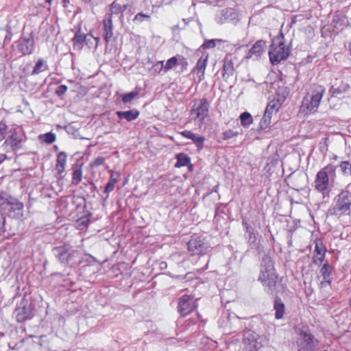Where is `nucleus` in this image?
<instances>
[{"mask_svg":"<svg viewBox=\"0 0 351 351\" xmlns=\"http://www.w3.org/2000/svg\"><path fill=\"white\" fill-rule=\"evenodd\" d=\"M210 101L206 97L193 99L189 110L191 120L202 126L210 117Z\"/></svg>","mask_w":351,"mask_h":351,"instance_id":"1","label":"nucleus"},{"mask_svg":"<svg viewBox=\"0 0 351 351\" xmlns=\"http://www.w3.org/2000/svg\"><path fill=\"white\" fill-rule=\"evenodd\" d=\"M325 93L326 88L324 86L313 84L310 93L303 98L300 110L306 114H312L317 112Z\"/></svg>","mask_w":351,"mask_h":351,"instance_id":"2","label":"nucleus"},{"mask_svg":"<svg viewBox=\"0 0 351 351\" xmlns=\"http://www.w3.org/2000/svg\"><path fill=\"white\" fill-rule=\"evenodd\" d=\"M290 54V49L287 47L284 42V36L281 33L280 36H276L269 47V57L272 64H278L281 61L288 58Z\"/></svg>","mask_w":351,"mask_h":351,"instance_id":"3","label":"nucleus"},{"mask_svg":"<svg viewBox=\"0 0 351 351\" xmlns=\"http://www.w3.org/2000/svg\"><path fill=\"white\" fill-rule=\"evenodd\" d=\"M350 208L351 192L343 190L335 198L333 204L328 210V215L340 217L349 211Z\"/></svg>","mask_w":351,"mask_h":351,"instance_id":"4","label":"nucleus"},{"mask_svg":"<svg viewBox=\"0 0 351 351\" xmlns=\"http://www.w3.org/2000/svg\"><path fill=\"white\" fill-rule=\"evenodd\" d=\"M337 166L329 163L321 169L316 174L314 181V188L318 192L324 194L329 187V175L336 177Z\"/></svg>","mask_w":351,"mask_h":351,"instance_id":"5","label":"nucleus"},{"mask_svg":"<svg viewBox=\"0 0 351 351\" xmlns=\"http://www.w3.org/2000/svg\"><path fill=\"white\" fill-rule=\"evenodd\" d=\"M278 279V275L272 265L262 269L258 276V280L270 291L276 289Z\"/></svg>","mask_w":351,"mask_h":351,"instance_id":"6","label":"nucleus"},{"mask_svg":"<svg viewBox=\"0 0 351 351\" xmlns=\"http://www.w3.org/2000/svg\"><path fill=\"white\" fill-rule=\"evenodd\" d=\"M298 335L296 341L298 351H316L319 341L312 334L301 330Z\"/></svg>","mask_w":351,"mask_h":351,"instance_id":"7","label":"nucleus"},{"mask_svg":"<svg viewBox=\"0 0 351 351\" xmlns=\"http://www.w3.org/2000/svg\"><path fill=\"white\" fill-rule=\"evenodd\" d=\"M197 308V304L194 295L184 294L178 299V312L185 317Z\"/></svg>","mask_w":351,"mask_h":351,"instance_id":"8","label":"nucleus"},{"mask_svg":"<svg viewBox=\"0 0 351 351\" xmlns=\"http://www.w3.org/2000/svg\"><path fill=\"white\" fill-rule=\"evenodd\" d=\"M10 206V212L19 211L22 213L24 208L23 204L16 198L12 197L5 191H0V208L5 210L7 206Z\"/></svg>","mask_w":351,"mask_h":351,"instance_id":"9","label":"nucleus"},{"mask_svg":"<svg viewBox=\"0 0 351 351\" xmlns=\"http://www.w3.org/2000/svg\"><path fill=\"white\" fill-rule=\"evenodd\" d=\"M14 315L19 323H23L32 319L33 307L25 299H23L16 308Z\"/></svg>","mask_w":351,"mask_h":351,"instance_id":"10","label":"nucleus"},{"mask_svg":"<svg viewBox=\"0 0 351 351\" xmlns=\"http://www.w3.org/2000/svg\"><path fill=\"white\" fill-rule=\"evenodd\" d=\"M17 51L23 56L31 55L34 49L35 41L33 32L28 36H21L15 43Z\"/></svg>","mask_w":351,"mask_h":351,"instance_id":"11","label":"nucleus"},{"mask_svg":"<svg viewBox=\"0 0 351 351\" xmlns=\"http://www.w3.org/2000/svg\"><path fill=\"white\" fill-rule=\"evenodd\" d=\"M209 54L204 53L198 59L191 73L196 75L197 82L200 83L205 79V71L208 65Z\"/></svg>","mask_w":351,"mask_h":351,"instance_id":"12","label":"nucleus"},{"mask_svg":"<svg viewBox=\"0 0 351 351\" xmlns=\"http://www.w3.org/2000/svg\"><path fill=\"white\" fill-rule=\"evenodd\" d=\"M53 251L57 252L56 257L62 264H69L73 258L79 254L77 250H71L66 245L55 247Z\"/></svg>","mask_w":351,"mask_h":351,"instance_id":"13","label":"nucleus"},{"mask_svg":"<svg viewBox=\"0 0 351 351\" xmlns=\"http://www.w3.org/2000/svg\"><path fill=\"white\" fill-rule=\"evenodd\" d=\"M314 244L315 250L313 256V263L316 265H321L324 261L327 249L323 240L320 238H316L314 240Z\"/></svg>","mask_w":351,"mask_h":351,"instance_id":"14","label":"nucleus"},{"mask_svg":"<svg viewBox=\"0 0 351 351\" xmlns=\"http://www.w3.org/2000/svg\"><path fill=\"white\" fill-rule=\"evenodd\" d=\"M22 141L21 136L14 132L5 138L2 147L6 152L16 151L21 148Z\"/></svg>","mask_w":351,"mask_h":351,"instance_id":"15","label":"nucleus"},{"mask_svg":"<svg viewBox=\"0 0 351 351\" xmlns=\"http://www.w3.org/2000/svg\"><path fill=\"white\" fill-rule=\"evenodd\" d=\"M236 60V57L232 54H227L225 56L221 71V75L223 79L228 80L234 75L235 70L234 64Z\"/></svg>","mask_w":351,"mask_h":351,"instance_id":"16","label":"nucleus"},{"mask_svg":"<svg viewBox=\"0 0 351 351\" xmlns=\"http://www.w3.org/2000/svg\"><path fill=\"white\" fill-rule=\"evenodd\" d=\"M205 239L202 237H192L187 243L188 250L193 254H200L206 250Z\"/></svg>","mask_w":351,"mask_h":351,"instance_id":"17","label":"nucleus"},{"mask_svg":"<svg viewBox=\"0 0 351 351\" xmlns=\"http://www.w3.org/2000/svg\"><path fill=\"white\" fill-rule=\"evenodd\" d=\"M243 343L245 351H258L261 348L257 335L250 331L244 335Z\"/></svg>","mask_w":351,"mask_h":351,"instance_id":"18","label":"nucleus"},{"mask_svg":"<svg viewBox=\"0 0 351 351\" xmlns=\"http://www.w3.org/2000/svg\"><path fill=\"white\" fill-rule=\"evenodd\" d=\"M91 33L84 34L81 32L80 28L76 32L74 37L72 38L73 49L75 50H82L84 44L88 45L90 39L88 38Z\"/></svg>","mask_w":351,"mask_h":351,"instance_id":"19","label":"nucleus"},{"mask_svg":"<svg viewBox=\"0 0 351 351\" xmlns=\"http://www.w3.org/2000/svg\"><path fill=\"white\" fill-rule=\"evenodd\" d=\"M183 137L191 139L196 145L197 150H202L205 142V137L193 133L191 130H185L179 132Z\"/></svg>","mask_w":351,"mask_h":351,"instance_id":"20","label":"nucleus"},{"mask_svg":"<svg viewBox=\"0 0 351 351\" xmlns=\"http://www.w3.org/2000/svg\"><path fill=\"white\" fill-rule=\"evenodd\" d=\"M266 47V41L263 40H257L251 49L248 51L246 58H258L265 51Z\"/></svg>","mask_w":351,"mask_h":351,"instance_id":"21","label":"nucleus"},{"mask_svg":"<svg viewBox=\"0 0 351 351\" xmlns=\"http://www.w3.org/2000/svg\"><path fill=\"white\" fill-rule=\"evenodd\" d=\"M103 25V37L106 43H108L113 37V24L112 19L110 16H105L102 21Z\"/></svg>","mask_w":351,"mask_h":351,"instance_id":"22","label":"nucleus"},{"mask_svg":"<svg viewBox=\"0 0 351 351\" xmlns=\"http://www.w3.org/2000/svg\"><path fill=\"white\" fill-rule=\"evenodd\" d=\"M178 64H179V62L177 56H173L167 60L166 64L165 65L164 61L161 60L156 62L154 64V66H160L158 71V73H160L162 71H163L164 73H167L168 71L173 69L175 66H176Z\"/></svg>","mask_w":351,"mask_h":351,"instance_id":"23","label":"nucleus"},{"mask_svg":"<svg viewBox=\"0 0 351 351\" xmlns=\"http://www.w3.org/2000/svg\"><path fill=\"white\" fill-rule=\"evenodd\" d=\"M320 274L324 279V280L321 281L319 284V287L321 288L326 287L327 286H330L331 285V274H332V268L329 263H324L322 267L320 269Z\"/></svg>","mask_w":351,"mask_h":351,"instance_id":"24","label":"nucleus"},{"mask_svg":"<svg viewBox=\"0 0 351 351\" xmlns=\"http://www.w3.org/2000/svg\"><path fill=\"white\" fill-rule=\"evenodd\" d=\"M284 99H281L279 95L275 96L269 101L265 111L271 115L276 114L281 108Z\"/></svg>","mask_w":351,"mask_h":351,"instance_id":"25","label":"nucleus"},{"mask_svg":"<svg viewBox=\"0 0 351 351\" xmlns=\"http://www.w3.org/2000/svg\"><path fill=\"white\" fill-rule=\"evenodd\" d=\"M67 161V154L64 152H60L57 155L56 171L58 175H61L65 171Z\"/></svg>","mask_w":351,"mask_h":351,"instance_id":"26","label":"nucleus"},{"mask_svg":"<svg viewBox=\"0 0 351 351\" xmlns=\"http://www.w3.org/2000/svg\"><path fill=\"white\" fill-rule=\"evenodd\" d=\"M126 5H121L117 1H114L109 5L108 12L105 16H110V19H112L113 15L123 14L125 10L127 9Z\"/></svg>","mask_w":351,"mask_h":351,"instance_id":"27","label":"nucleus"},{"mask_svg":"<svg viewBox=\"0 0 351 351\" xmlns=\"http://www.w3.org/2000/svg\"><path fill=\"white\" fill-rule=\"evenodd\" d=\"M116 114L120 119H124L128 121H132L139 117L140 112L137 109H132L127 111H117Z\"/></svg>","mask_w":351,"mask_h":351,"instance_id":"28","label":"nucleus"},{"mask_svg":"<svg viewBox=\"0 0 351 351\" xmlns=\"http://www.w3.org/2000/svg\"><path fill=\"white\" fill-rule=\"evenodd\" d=\"M177 162L175 167L177 168L188 166L190 170L192 169L193 165L191 164L190 157L184 153H180L176 155Z\"/></svg>","mask_w":351,"mask_h":351,"instance_id":"29","label":"nucleus"},{"mask_svg":"<svg viewBox=\"0 0 351 351\" xmlns=\"http://www.w3.org/2000/svg\"><path fill=\"white\" fill-rule=\"evenodd\" d=\"M274 308L275 311V317L276 319H280L283 317L285 312V305L278 297L274 300Z\"/></svg>","mask_w":351,"mask_h":351,"instance_id":"30","label":"nucleus"},{"mask_svg":"<svg viewBox=\"0 0 351 351\" xmlns=\"http://www.w3.org/2000/svg\"><path fill=\"white\" fill-rule=\"evenodd\" d=\"M73 172L72 173L71 183L73 185H77L82 180L83 171L81 165H73L72 167Z\"/></svg>","mask_w":351,"mask_h":351,"instance_id":"31","label":"nucleus"},{"mask_svg":"<svg viewBox=\"0 0 351 351\" xmlns=\"http://www.w3.org/2000/svg\"><path fill=\"white\" fill-rule=\"evenodd\" d=\"M48 69V66L46 62L43 58H39L36 62L35 66L33 68L32 71V75H37L42 71H46Z\"/></svg>","mask_w":351,"mask_h":351,"instance_id":"32","label":"nucleus"},{"mask_svg":"<svg viewBox=\"0 0 351 351\" xmlns=\"http://www.w3.org/2000/svg\"><path fill=\"white\" fill-rule=\"evenodd\" d=\"M341 174L345 177L351 176V161L344 160L340 162L339 165Z\"/></svg>","mask_w":351,"mask_h":351,"instance_id":"33","label":"nucleus"},{"mask_svg":"<svg viewBox=\"0 0 351 351\" xmlns=\"http://www.w3.org/2000/svg\"><path fill=\"white\" fill-rule=\"evenodd\" d=\"M241 124L244 128H248L253 123V118L248 112H244L240 114Z\"/></svg>","mask_w":351,"mask_h":351,"instance_id":"34","label":"nucleus"},{"mask_svg":"<svg viewBox=\"0 0 351 351\" xmlns=\"http://www.w3.org/2000/svg\"><path fill=\"white\" fill-rule=\"evenodd\" d=\"M273 115L264 112L263 116L259 123V127L261 130H265L268 128L271 123V118Z\"/></svg>","mask_w":351,"mask_h":351,"instance_id":"35","label":"nucleus"},{"mask_svg":"<svg viewBox=\"0 0 351 351\" xmlns=\"http://www.w3.org/2000/svg\"><path fill=\"white\" fill-rule=\"evenodd\" d=\"M140 93V88H136L134 90L130 93H125L122 96V101L124 104H127L133 100Z\"/></svg>","mask_w":351,"mask_h":351,"instance_id":"36","label":"nucleus"},{"mask_svg":"<svg viewBox=\"0 0 351 351\" xmlns=\"http://www.w3.org/2000/svg\"><path fill=\"white\" fill-rule=\"evenodd\" d=\"M39 138L47 144H51L56 140V136L54 133L50 132L39 136Z\"/></svg>","mask_w":351,"mask_h":351,"instance_id":"37","label":"nucleus"},{"mask_svg":"<svg viewBox=\"0 0 351 351\" xmlns=\"http://www.w3.org/2000/svg\"><path fill=\"white\" fill-rule=\"evenodd\" d=\"M90 222V217L88 215L83 216L77 221V228L79 230H84L87 228Z\"/></svg>","mask_w":351,"mask_h":351,"instance_id":"38","label":"nucleus"},{"mask_svg":"<svg viewBox=\"0 0 351 351\" xmlns=\"http://www.w3.org/2000/svg\"><path fill=\"white\" fill-rule=\"evenodd\" d=\"M150 19V14L140 12L135 15L133 21L137 24H140L145 21H149Z\"/></svg>","mask_w":351,"mask_h":351,"instance_id":"39","label":"nucleus"},{"mask_svg":"<svg viewBox=\"0 0 351 351\" xmlns=\"http://www.w3.org/2000/svg\"><path fill=\"white\" fill-rule=\"evenodd\" d=\"M350 88V86L348 84L341 82L339 86L333 89L332 93L333 95H341L342 93L348 92Z\"/></svg>","mask_w":351,"mask_h":351,"instance_id":"40","label":"nucleus"},{"mask_svg":"<svg viewBox=\"0 0 351 351\" xmlns=\"http://www.w3.org/2000/svg\"><path fill=\"white\" fill-rule=\"evenodd\" d=\"M8 126L3 122H0V143L5 139L7 134Z\"/></svg>","mask_w":351,"mask_h":351,"instance_id":"41","label":"nucleus"},{"mask_svg":"<svg viewBox=\"0 0 351 351\" xmlns=\"http://www.w3.org/2000/svg\"><path fill=\"white\" fill-rule=\"evenodd\" d=\"M105 162V158L103 156H99L96 158L90 164V167L91 168H95L99 166L102 165Z\"/></svg>","mask_w":351,"mask_h":351,"instance_id":"42","label":"nucleus"},{"mask_svg":"<svg viewBox=\"0 0 351 351\" xmlns=\"http://www.w3.org/2000/svg\"><path fill=\"white\" fill-rule=\"evenodd\" d=\"M110 177L108 180V182L110 184H112L113 185H115V184L118 182L119 178L120 177V174L118 172H114L113 171H110Z\"/></svg>","mask_w":351,"mask_h":351,"instance_id":"43","label":"nucleus"},{"mask_svg":"<svg viewBox=\"0 0 351 351\" xmlns=\"http://www.w3.org/2000/svg\"><path fill=\"white\" fill-rule=\"evenodd\" d=\"M237 134L238 133L237 132H234L232 130H228L223 132V140H228L237 136Z\"/></svg>","mask_w":351,"mask_h":351,"instance_id":"44","label":"nucleus"},{"mask_svg":"<svg viewBox=\"0 0 351 351\" xmlns=\"http://www.w3.org/2000/svg\"><path fill=\"white\" fill-rule=\"evenodd\" d=\"M68 88L66 85H60L56 89V94L61 97L65 94Z\"/></svg>","mask_w":351,"mask_h":351,"instance_id":"45","label":"nucleus"},{"mask_svg":"<svg viewBox=\"0 0 351 351\" xmlns=\"http://www.w3.org/2000/svg\"><path fill=\"white\" fill-rule=\"evenodd\" d=\"M215 46V40H206L202 45V47L204 49H209L213 48Z\"/></svg>","mask_w":351,"mask_h":351,"instance_id":"46","label":"nucleus"},{"mask_svg":"<svg viewBox=\"0 0 351 351\" xmlns=\"http://www.w3.org/2000/svg\"><path fill=\"white\" fill-rule=\"evenodd\" d=\"M346 19V17L345 16H337L334 20L333 22L336 24H339L340 25H344L343 21Z\"/></svg>","mask_w":351,"mask_h":351,"instance_id":"47","label":"nucleus"},{"mask_svg":"<svg viewBox=\"0 0 351 351\" xmlns=\"http://www.w3.org/2000/svg\"><path fill=\"white\" fill-rule=\"evenodd\" d=\"M114 189V185H113L112 184H110V182H108L105 189H104V193L107 194L106 197H108V194L110 193V192H112Z\"/></svg>","mask_w":351,"mask_h":351,"instance_id":"48","label":"nucleus"},{"mask_svg":"<svg viewBox=\"0 0 351 351\" xmlns=\"http://www.w3.org/2000/svg\"><path fill=\"white\" fill-rule=\"evenodd\" d=\"M5 222V217L2 214H0V232L4 231Z\"/></svg>","mask_w":351,"mask_h":351,"instance_id":"49","label":"nucleus"},{"mask_svg":"<svg viewBox=\"0 0 351 351\" xmlns=\"http://www.w3.org/2000/svg\"><path fill=\"white\" fill-rule=\"evenodd\" d=\"M180 63L182 65L183 69H186V67L188 66V62H187L186 58L182 57V59L180 60Z\"/></svg>","mask_w":351,"mask_h":351,"instance_id":"50","label":"nucleus"},{"mask_svg":"<svg viewBox=\"0 0 351 351\" xmlns=\"http://www.w3.org/2000/svg\"><path fill=\"white\" fill-rule=\"evenodd\" d=\"M6 158H7V156L5 154H0V164L1 162H3Z\"/></svg>","mask_w":351,"mask_h":351,"instance_id":"51","label":"nucleus"},{"mask_svg":"<svg viewBox=\"0 0 351 351\" xmlns=\"http://www.w3.org/2000/svg\"><path fill=\"white\" fill-rule=\"evenodd\" d=\"M90 37L93 38L96 41V45H95L97 46V45H98V43L99 42L100 38L99 37H94L92 34H91V36Z\"/></svg>","mask_w":351,"mask_h":351,"instance_id":"52","label":"nucleus"},{"mask_svg":"<svg viewBox=\"0 0 351 351\" xmlns=\"http://www.w3.org/2000/svg\"><path fill=\"white\" fill-rule=\"evenodd\" d=\"M348 47L349 53L351 56V41L348 43Z\"/></svg>","mask_w":351,"mask_h":351,"instance_id":"53","label":"nucleus"},{"mask_svg":"<svg viewBox=\"0 0 351 351\" xmlns=\"http://www.w3.org/2000/svg\"><path fill=\"white\" fill-rule=\"evenodd\" d=\"M45 2L48 3L49 5H51L52 0H45Z\"/></svg>","mask_w":351,"mask_h":351,"instance_id":"54","label":"nucleus"},{"mask_svg":"<svg viewBox=\"0 0 351 351\" xmlns=\"http://www.w3.org/2000/svg\"><path fill=\"white\" fill-rule=\"evenodd\" d=\"M345 25H346V27H348V26H350V22L347 21H346V23H345Z\"/></svg>","mask_w":351,"mask_h":351,"instance_id":"55","label":"nucleus"},{"mask_svg":"<svg viewBox=\"0 0 351 351\" xmlns=\"http://www.w3.org/2000/svg\"><path fill=\"white\" fill-rule=\"evenodd\" d=\"M93 0H84V1L86 2V3H90Z\"/></svg>","mask_w":351,"mask_h":351,"instance_id":"56","label":"nucleus"},{"mask_svg":"<svg viewBox=\"0 0 351 351\" xmlns=\"http://www.w3.org/2000/svg\"><path fill=\"white\" fill-rule=\"evenodd\" d=\"M154 68H157V69H158V70H159L160 66H154Z\"/></svg>","mask_w":351,"mask_h":351,"instance_id":"57","label":"nucleus"}]
</instances>
